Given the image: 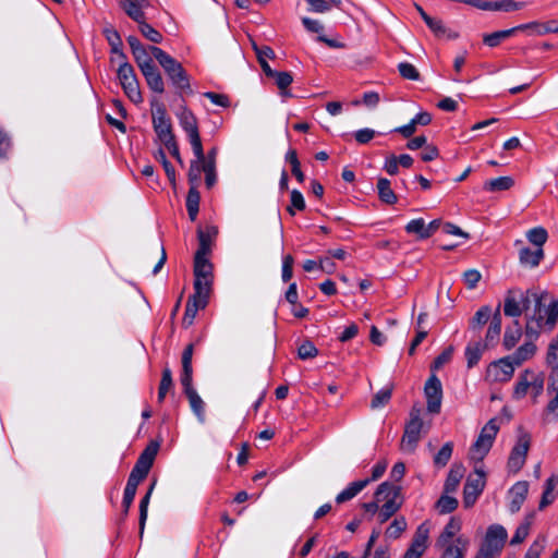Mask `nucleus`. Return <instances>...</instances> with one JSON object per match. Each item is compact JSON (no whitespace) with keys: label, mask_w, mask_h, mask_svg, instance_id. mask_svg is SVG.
<instances>
[{"label":"nucleus","mask_w":558,"mask_h":558,"mask_svg":"<svg viewBox=\"0 0 558 558\" xmlns=\"http://www.w3.org/2000/svg\"><path fill=\"white\" fill-rule=\"evenodd\" d=\"M526 238L537 248H542L547 241L548 233L543 227H536L527 231Z\"/></svg>","instance_id":"obj_51"},{"label":"nucleus","mask_w":558,"mask_h":558,"mask_svg":"<svg viewBox=\"0 0 558 558\" xmlns=\"http://www.w3.org/2000/svg\"><path fill=\"white\" fill-rule=\"evenodd\" d=\"M318 350L312 341H304L298 349V355L301 360H308L317 356Z\"/></svg>","instance_id":"obj_63"},{"label":"nucleus","mask_w":558,"mask_h":558,"mask_svg":"<svg viewBox=\"0 0 558 558\" xmlns=\"http://www.w3.org/2000/svg\"><path fill=\"white\" fill-rule=\"evenodd\" d=\"M515 365L505 356L489 364L486 371V378L493 383H506L511 379Z\"/></svg>","instance_id":"obj_11"},{"label":"nucleus","mask_w":558,"mask_h":558,"mask_svg":"<svg viewBox=\"0 0 558 558\" xmlns=\"http://www.w3.org/2000/svg\"><path fill=\"white\" fill-rule=\"evenodd\" d=\"M218 234V229L215 226L199 227L197 229L198 248L195 254L209 255L211 252V244Z\"/></svg>","instance_id":"obj_21"},{"label":"nucleus","mask_w":558,"mask_h":558,"mask_svg":"<svg viewBox=\"0 0 558 558\" xmlns=\"http://www.w3.org/2000/svg\"><path fill=\"white\" fill-rule=\"evenodd\" d=\"M532 372L533 371L531 369H525L522 374H520L513 390L514 399H522L527 393V390L531 386L530 381L532 379Z\"/></svg>","instance_id":"obj_44"},{"label":"nucleus","mask_w":558,"mask_h":558,"mask_svg":"<svg viewBox=\"0 0 558 558\" xmlns=\"http://www.w3.org/2000/svg\"><path fill=\"white\" fill-rule=\"evenodd\" d=\"M518 31H520L519 25L509 29L497 31L492 34H486L483 37V43L492 48L497 47L502 40L509 38Z\"/></svg>","instance_id":"obj_38"},{"label":"nucleus","mask_w":558,"mask_h":558,"mask_svg":"<svg viewBox=\"0 0 558 558\" xmlns=\"http://www.w3.org/2000/svg\"><path fill=\"white\" fill-rule=\"evenodd\" d=\"M407 529V521L403 517L396 518L386 530L390 538H398Z\"/></svg>","instance_id":"obj_55"},{"label":"nucleus","mask_w":558,"mask_h":558,"mask_svg":"<svg viewBox=\"0 0 558 558\" xmlns=\"http://www.w3.org/2000/svg\"><path fill=\"white\" fill-rule=\"evenodd\" d=\"M469 546V541L464 537L456 538L453 544H447L441 558H463Z\"/></svg>","instance_id":"obj_30"},{"label":"nucleus","mask_w":558,"mask_h":558,"mask_svg":"<svg viewBox=\"0 0 558 558\" xmlns=\"http://www.w3.org/2000/svg\"><path fill=\"white\" fill-rule=\"evenodd\" d=\"M142 74L154 93L162 94L165 92V82L156 65L143 71Z\"/></svg>","instance_id":"obj_27"},{"label":"nucleus","mask_w":558,"mask_h":558,"mask_svg":"<svg viewBox=\"0 0 558 558\" xmlns=\"http://www.w3.org/2000/svg\"><path fill=\"white\" fill-rule=\"evenodd\" d=\"M535 340L526 339V341L520 345L511 355H508L509 360L515 365L520 366L523 362L534 356L536 352Z\"/></svg>","instance_id":"obj_24"},{"label":"nucleus","mask_w":558,"mask_h":558,"mask_svg":"<svg viewBox=\"0 0 558 558\" xmlns=\"http://www.w3.org/2000/svg\"><path fill=\"white\" fill-rule=\"evenodd\" d=\"M425 23L428 26V28L434 33V35L438 38H442V37H446L448 39L458 38V33L448 29L444 25L442 21L439 19L429 16V17H427Z\"/></svg>","instance_id":"obj_33"},{"label":"nucleus","mask_w":558,"mask_h":558,"mask_svg":"<svg viewBox=\"0 0 558 558\" xmlns=\"http://www.w3.org/2000/svg\"><path fill=\"white\" fill-rule=\"evenodd\" d=\"M405 231L408 233L416 234L418 239L425 240L426 236L423 234L426 232V225L423 218L413 219L408 222L405 226Z\"/></svg>","instance_id":"obj_59"},{"label":"nucleus","mask_w":558,"mask_h":558,"mask_svg":"<svg viewBox=\"0 0 558 558\" xmlns=\"http://www.w3.org/2000/svg\"><path fill=\"white\" fill-rule=\"evenodd\" d=\"M514 184L511 177H499L488 180L484 183V190L487 192H501L510 190Z\"/></svg>","instance_id":"obj_43"},{"label":"nucleus","mask_w":558,"mask_h":558,"mask_svg":"<svg viewBox=\"0 0 558 558\" xmlns=\"http://www.w3.org/2000/svg\"><path fill=\"white\" fill-rule=\"evenodd\" d=\"M464 471L465 470L462 464L454 463L451 465V469L448 473V476L446 478L445 486H444L445 492L447 494L454 493L458 489L459 484L464 476Z\"/></svg>","instance_id":"obj_29"},{"label":"nucleus","mask_w":558,"mask_h":558,"mask_svg":"<svg viewBox=\"0 0 558 558\" xmlns=\"http://www.w3.org/2000/svg\"><path fill=\"white\" fill-rule=\"evenodd\" d=\"M530 448L529 435H521L512 448L508 459V469L512 473L519 472L525 463L527 451Z\"/></svg>","instance_id":"obj_13"},{"label":"nucleus","mask_w":558,"mask_h":558,"mask_svg":"<svg viewBox=\"0 0 558 558\" xmlns=\"http://www.w3.org/2000/svg\"><path fill=\"white\" fill-rule=\"evenodd\" d=\"M150 47L151 46H149L148 48L143 47L142 49L133 53L134 60L137 66L140 68L141 72L155 65L154 60L151 58L154 56L150 51Z\"/></svg>","instance_id":"obj_45"},{"label":"nucleus","mask_w":558,"mask_h":558,"mask_svg":"<svg viewBox=\"0 0 558 558\" xmlns=\"http://www.w3.org/2000/svg\"><path fill=\"white\" fill-rule=\"evenodd\" d=\"M468 4L478 8L485 11H504L512 12L521 10L524 7V2H518L513 0H501V1H482V0H468Z\"/></svg>","instance_id":"obj_17"},{"label":"nucleus","mask_w":558,"mask_h":558,"mask_svg":"<svg viewBox=\"0 0 558 558\" xmlns=\"http://www.w3.org/2000/svg\"><path fill=\"white\" fill-rule=\"evenodd\" d=\"M308 4V11L315 13H326L331 10L332 7H339L340 3H335L331 0H305Z\"/></svg>","instance_id":"obj_57"},{"label":"nucleus","mask_w":558,"mask_h":558,"mask_svg":"<svg viewBox=\"0 0 558 558\" xmlns=\"http://www.w3.org/2000/svg\"><path fill=\"white\" fill-rule=\"evenodd\" d=\"M369 480H360L350 483L343 490L336 496L337 504H343L353 499L359 493H361L367 485Z\"/></svg>","instance_id":"obj_25"},{"label":"nucleus","mask_w":558,"mask_h":558,"mask_svg":"<svg viewBox=\"0 0 558 558\" xmlns=\"http://www.w3.org/2000/svg\"><path fill=\"white\" fill-rule=\"evenodd\" d=\"M522 337V326L518 319L513 322L511 326H508L505 330L502 345L506 350L513 349Z\"/></svg>","instance_id":"obj_28"},{"label":"nucleus","mask_w":558,"mask_h":558,"mask_svg":"<svg viewBox=\"0 0 558 558\" xmlns=\"http://www.w3.org/2000/svg\"><path fill=\"white\" fill-rule=\"evenodd\" d=\"M453 451V444L446 442L434 457V464L444 468L449 462Z\"/></svg>","instance_id":"obj_52"},{"label":"nucleus","mask_w":558,"mask_h":558,"mask_svg":"<svg viewBox=\"0 0 558 558\" xmlns=\"http://www.w3.org/2000/svg\"><path fill=\"white\" fill-rule=\"evenodd\" d=\"M522 295L521 289H510L507 291L504 303V313L506 316L518 318L522 315Z\"/></svg>","instance_id":"obj_20"},{"label":"nucleus","mask_w":558,"mask_h":558,"mask_svg":"<svg viewBox=\"0 0 558 558\" xmlns=\"http://www.w3.org/2000/svg\"><path fill=\"white\" fill-rule=\"evenodd\" d=\"M377 191L379 199L388 205H392L397 203V195L391 189V183L386 178H379L377 181Z\"/></svg>","instance_id":"obj_35"},{"label":"nucleus","mask_w":558,"mask_h":558,"mask_svg":"<svg viewBox=\"0 0 558 558\" xmlns=\"http://www.w3.org/2000/svg\"><path fill=\"white\" fill-rule=\"evenodd\" d=\"M159 445L158 444H150L148 445L144 451L140 454L135 465L133 466L131 473L135 474V476H138L140 478L144 480L154 463V460L157 456Z\"/></svg>","instance_id":"obj_16"},{"label":"nucleus","mask_w":558,"mask_h":558,"mask_svg":"<svg viewBox=\"0 0 558 558\" xmlns=\"http://www.w3.org/2000/svg\"><path fill=\"white\" fill-rule=\"evenodd\" d=\"M128 7V16L138 24V29L141 34L154 44L161 43V33L154 28L150 24L146 23L144 10H138L137 7H135L132 3H129Z\"/></svg>","instance_id":"obj_12"},{"label":"nucleus","mask_w":558,"mask_h":558,"mask_svg":"<svg viewBox=\"0 0 558 558\" xmlns=\"http://www.w3.org/2000/svg\"><path fill=\"white\" fill-rule=\"evenodd\" d=\"M520 31L532 29L536 35L543 36L549 33H558V21H548L546 23L530 22L519 25Z\"/></svg>","instance_id":"obj_32"},{"label":"nucleus","mask_w":558,"mask_h":558,"mask_svg":"<svg viewBox=\"0 0 558 558\" xmlns=\"http://www.w3.org/2000/svg\"><path fill=\"white\" fill-rule=\"evenodd\" d=\"M498 430L499 426L496 418L489 420L484 425L477 439L470 449V457L472 460L483 461V459L487 456L490 448L493 447Z\"/></svg>","instance_id":"obj_5"},{"label":"nucleus","mask_w":558,"mask_h":558,"mask_svg":"<svg viewBox=\"0 0 558 558\" xmlns=\"http://www.w3.org/2000/svg\"><path fill=\"white\" fill-rule=\"evenodd\" d=\"M546 545V537L544 535H539L529 547L525 553L524 558H539L542 551L544 550Z\"/></svg>","instance_id":"obj_61"},{"label":"nucleus","mask_w":558,"mask_h":558,"mask_svg":"<svg viewBox=\"0 0 558 558\" xmlns=\"http://www.w3.org/2000/svg\"><path fill=\"white\" fill-rule=\"evenodd\" d=\"M529 493V483L525 481L517 482L509 490L510 495V502H509V510L511 513H517L523 502L526 499Z\"/></svg>","instance_id":"obj_22"},{"label":"nucleus","mask_w":558,"mask_h":558,"mask_svg":"<svg viewBox=\"0 0 558 558\" xmlns=\"http://www.w3.org/2000/svg\"><path fill=\"white\" fill-rule=\"evenodd\" d=\"M461 530V521L457 518H451L449 522L446 524L444 531L439 535L437 539V544L440 547L446 546L451 543L453 536Z\"/></svg>","instance_id":"obj_34"},{"label":"nucleus","mask_w":558,"mask_h":558,"mask_svg":"<svg viewBox=\"0 0 558 558\" xmlns=\"http://www.w3.org/2000/svg\"><path fill=\"white\" fill-rule=\"evenodd\" d=\"M423 429V421L421 417V409L413 407L410 412V420L405 424L404 433L401 439V450L413 453L421 439Z\"/></svg>","instance_id":"obj_6"},{"label":"nucleus","mask_w":558,"mask_h":558,"mask_svg":"<svg viewBox=\"0 0 558 558\" xmlns=\"http://www.w3.org/2000/svg\"><path fill=\"white\" fill-rule=\"evenodd\" d=\"M436 507L441 514L450 513L454 511L458 507V500L454 497H450L448 495H442L437 504Z\"/></svg>","instance_id":"obj_56"},{"label":"nucleus","mask_w":558,"mask_h":558,"mask_svg":"<svg viewBox=\"0 0 558 558\" xmlns=\"http://www.w3.org/2000/svg\"><path fill=\"white\" fill-rule=\"evenodd\" d=\"M118 78L128 98L136 105L141 104L143 96L138 80L133 66L125 60L119 65Z\"/></svg>","instance_id":"obj_7"},{"label":"nucleus","mask_w":558,"mask_h":558,"mask_svg":"<svg viewBox=\"0 0 558 558\" xmlns=\"http://www.w3.org/2000/svg\"><path fill=\"white\" fill-rule=\"evenodd\" d=\"M177 118L179 120L181 128L187 134L195 157L203 159L204 150L198 132L196 117L190 109H187L185 106H182L177 112Z\"/></svg>","instance_id":"obj_4"},{"label":"nucleus","mask_w":558,"mask_h":558,"mask_svg":"<svg viewBox=\"0 0 558 558\" xmlns=\"http://www.w3.org/2000/svg\"><path fill=\"white\" fill-rule=\"evenodd\" d=\"M427 411L433 414L440 412L442 401V386L439 378L433 374L424 386Z\"/></svg>","instance_id":"obj_10"},{"label":"nucleus","mask_w":558,"mask_h":558,"mask_svg":"<svg viewBox=\"0 0 558 558\" xmlns=\"http://www.w3.org/2000/svg\"><path fill=\"white\" fill-rule=\"evenodd\" d=\"M155 484L156 483L154 482L150 485L148 492L146 493V495L142 498V500L140 502V534H141V536L144 533V529H145V524H146V520H147V513H148V505H149L150 496L154 490Z\"/></svg>","instance_id":"obj_48"},{"label":"nucleus","mask_w":558,"mask_h":558,"mask_svg":"<svg viewBox=\"0 0 558 558\" xmlns=\"http://www.w3.org/2000/svg\"><path fill=\"white\" fill-rule=\"evenodd\" d=\"M194 352V345L190 343L185 347L183 353H182V374H181V381H185L186 385L189 384V380H192L193 376V367H192V357Z\"/></svg>","instance_id":"obj_36"},{"label":"nucleus","mask_w":558,"mask_h":558,"mask_svg":"<svg viewBox=\"0 0 558 558\" xmlns=\"http://www.w3.org/2000/svg\"><path fill=\"white\" fill-rule=\"evenodd\" d=\"M391 393H392V388L390 387H385L383 389H380L372 399L371 401V407L373 409H378V408H381L384 407L385 404L388 403V401L390 400L391 398Z\"/></svg>","instance_id":"obj_58"},{"label":"nucleus","mask_w":558,"mask_h":558,"mask_svg":"<svg viewBox=\"0 0 558 558\" xmlns=\"http://www.w3.org/2000/svg\"><path fill=\"white\" fill-rule=\"evenodd\" d=\"M205 156L203 159L196 157V160L191 162L190 170H189V183L191 186L197 187V184L201 180V173L203 171V162H204Z\"/></svg>","instance_id":"obj_53"},{"label":"nucleus","mask_w":558,"mask_h":558,"mask_svg":"<svg viewBox=\"0 0 558 558\" xmlns=\"http://www.w3.org/2000/svg\"><path fill=\"white\" fill-rule=\"evenodd\" d=\"M267 77H271L275 80L276 85L280 89V95L283 97H290L291 93L288 90V87L293 82V77L289 72H278L272 70V74H268Z\"/></svg>","instance_id":"obj_39"},{"label":"nucleus","mask_w":558,"mask_h":558,"mask_svg":"<svg viewBox=\"0 0 558 558\" xmlns=\"http://www.w3.org/2000/svg\"><path fill=\"white\" fill-rule=\"evenodd\" d=\"M522 294L523 300L521 306L523 307V312L525 311L526 313H529L527 310L530 308L532 302L535 305L537 304V301H547L549 296L547 291L539 292L534 289H527L525 291L522 290Z\"/></svg>","instance_id":"obj_41"},{"label":"nucleus","mask_w":558,"mask_h":558,"mask_svg":"<svg viewBox=\"0 0 558 558\" xmlns=\"http://www.w3.org/2000/svg\"><path fill=\"white\" fill-rule=\"evenodd\" d=\"M484 348L485 347L482 345L481 342H474V343L468 344V347L465 349V357H466L469 368L474 367L478 363Z\"/></svg>","instance_id":"obj_46"},{"label":"nucleus","mask_w":558,"mask_h":558,"mask_svg":"<svg viewBox=\"0 0 558 558\" xmlns=\"http://www.w3.org/2000/svg\"><path fill=\"white\" fill-rule=\"evenodd\" d=\"M153 126L157 134L158 140L167 145L175 141V136L172 131V123L167 114L166 108L160 105L153 111Z\"/></svg>","instance_id":"obj_8"},{"label":"nucleus","mask_w":558,"mask_h":558,"mask_svg":"<svg viewBox=\"0 0 558 558\" xmlns=\"http://www.w3.org/2000/svg\"><path fill=\"white\" fill-rule=\"evenodd\" d=\"M485 473L476 469L469 475L463 488V505L465 508L472 507L485 487Z\"/></svg>","instance_id":"obj_9"},{"label":"nucleus","mask_w":558,"mask_h":558,"mask_svg":"<svg viewBox=\"0 0 558 558\" xmlns=\"http://www.w3.org/2000/svg\"><path fill=\"white\" fill-rule=\"evenodd\" d=\"M181 384L193 413L196 415L199 423H205V402L193 388L192 380H189L187 385L185 381H181Z\"/></svg>","instance_id":"obj_19"},{"label":"nucleus","mask_w":558,"mask_h":558,"mask_svg":"<svg viewBox=\"0 0 558 558\" xmlns=\"http://www.w3.org/2000/svg\"><path fill=\"white\" fill-rule=\"evenodd\" d=\"M150 51L178 93L192 94L190 78L182 64L159 47L151 46Z\"/></svg>","instance_id":"obj_2"},{"label":"nucleus","mask_w":558,"mask_h":558,"mask_svg":"<svg viewBox=\"0 0 558 558\" xmlns=\"http://www.w3.org/2000/svg\"><path fill=\"white\" fill-rule=\"evenodd\" d=\"M400 75L403 78L411 80V81H417L420 78V73L416 70V68L409 63V62H401L398 65Z\"/></svg>","instance_id":"obj_64"},{"label":"nucleus","mask_w":558,"mask_h":558,"mask_svg":"<svg viewBox=\"0 0 558 558\" xmlns=\"http://www.w3.org/2000/svg\"><path fill=\"white\" fill-rule=\"evenodd\" d=\"M558 324V299L548 296L537 301L530 313H525V338L537 340L542 332H551Z\"/></svg>","instance_id":"obj_1"},{"label":"nucleus","mask_w":558,"mask_h":558,"mask_svg":"<svg viewBox=\"0 0 558 558\" xmlns=\"http://www.w3.org/2000/svg\"><path fill=\"white\" fill-rule=\"evenodd\" d=\"M554 488H555L554 478L549 477L546 481L545 489L543 492V495H542V498L539 501L538 508L541 510H543L545 507H547L548 505H550L554 501V499H555Z\"/></svg>","instance_id":"obj_60"},{"label":"nucleus","mask_w":558,"mask_h":558,"mask_svg":"<svg viewBox=\"0 0 558 558\" xmlns=\"http://www.w3.org/2000/svg\"><path fill=\"white\" fill-rule=\"evenodd\" d=\"M106 38L111 47V51L113 53L119 54L122 59L125 60V56L122 52V40L119 33L116 29L107 28L105 29Z\"/></svg>","instance_id":"obj_50"},{"label":"nucleus","mask_w":558,"mask_h":558,"mask_svg":"<svg viewBox=\"0 0 558 558\" xmlns=\"http://www.w3.org/2000/svg\"><path fill=\"white\" fill-rule=\"evenodd\" d=\"M462 279L466 288L473 290L482 279V275L477 269H468L463 272Z\"/></svg>","instance_id":"obj_62"},{"label":"nucleus","mask_w":558,"mask_h":558,"mask_svg":"<svg viewBox=\"0 0 558 558\" xmlns=\"http://www.w3.org/2000/svg\"><path fill=\"white\" fill-rule=\"evenodd\" d=\"M173 381H172V373L169 367L163 368L161 380L158 388V402H162L166 398V395L168 391L172 388Z\"/></svg>","instance_id":"obj_49"},{"label":"nucleus","mask_w":558,"mask_h":558,"mask_svg":"<svg viewBox=\"0 0 558 558\" xmlns=\"http://www.w3.org/2000/svg\"><path fill=\"white\" fill-rule=\"evenodd\" d=\"M501 314H500V305L497 306L493 317L490 319L486 336L484 347H494L498 343L501 332Z\"/></svg>","instance_id":"obj_23"},{"label":"nucleus","mask_w":558,"mask_h":558,"mask_svg":"<svg viewBox=\"0 0 558 558\" xmlns=\"http://www.w3.org/2000/svg\"><path fill=\"white\" fill-rule=\"evenodd\" d=\"M253 49L256 53L257 60L259 62V65L267 76L268 74H272V69L267 62V59H274L275 58V51L269 46H258L255 43H253Z\"/></svg>","instance_id":"obj_31"},{"label":"nucleus","mask_w":558,"mask_h":558,"mask_svg":"<svg viewBox=\"0 0 558 558\" xmlns=\"http://www.w3.org/2000/svg\"><path fill=\"white\" fill-rule=\"evenodd\" d=\"M210 291L208 288H203L199 282H194V293L189 298L186 304H192L197 311L205 308Z\"/></svg>","instance_id":"obj_26"},{"label":"nucleus","mask_w":558,"mask_h":558,"mask_svg":"<svg viewBox=\"0 0 558 558\" xmlns=\"http://www.w3.org/2000/svg\"><path fill=\"white\" fill-rule=\"evenodd\" d=\"M203 171L205 172V183L208 189L213 187L216 183V160L204 159Z\"/></svg>","instance_id":"obj_54"},{"label":"nucleus","mask_w":558,"mask_h":558,"mask_svg":"<svg viewBox=\"0 0 558 558\" xmlns=\"http://www.w3.org/2000/svg\"><path fill=\"white\" fill-rule=\"evenodd\" d=\"M490 317H493L490 307L488 305L482 306L471 319L470 328L472 330L480 329L489 320Z\"/></svg>","instance_id":"obj_47"},{"label":"nucleus","mask_w":558,"mask_h":558,"mask_svg":"<svg viewBox=\"0 0 558 558\" xmlns=\"http://www.w3.org/2000/svg\"><path fill=\"white\" fill-rule=\"evenodd\" d=\"M535 518V513L531 512L529 513L523 522L517 527L512 538H511V545L521 544L529 535L531 525L533 524Z\"/></svg>","instance_id":"obj_40"},{"label":"nucleus","mask_w":558,"mask_h":558,"mask_svg":"<svg viewBox=\"0 0 558 558\" xmlns=\"http://www.w3.org/2000/svg\"><path fill=\"white\" fill-rule=\"evenodd\" d=\"M375 498L377 501H384L378 511V520L380 523H385L402 506L401 487L384 482L377 487Z\"/></svg>","instance_id":"obj_3"},{"label":"nucleus","mask_w":558,"mask_h":558,"mask_svg":"<svg viewBox=\"0 0 558 558\" xmlns=\"http://www.w3.org/2000/svg\"><path fill=\"white\" fill-rule=\"evenodd\" d=\"M194 282H199L203 288L211 290L213 284V264L208 255L195 254L194 256Z\"/></svg>","instance_id":"obj_15"},{"label":"nucleus","mask_w":558,"mask_h":558,"mask_svg":"<svg viewBox=\"0 0 558 558\" xmlns=\"http://www.w3.org/2000/svg\"><path fill=\"white\" fill-rule=\"evenodd\" d=\"M519 257L521 264L530 267H536L544 257V251L543 248L531 250L529 247H524L520 251Z\"/></svg>","instance_id":"obj_37"},{"label":"nucleus","mask_w":558,"mask_h":558,"mask_svg":"<svg viewBox=\"0 0 558 558\" xmlns=\"http://www.w3.org/2000/svg\"><path fill=\"white\" fill-rule=\"evenodd\" d=\"M428 537L429 527L427 523L420 524L403 558H421L427 548Z\"/></svg>","instance_id":"obj_14"},{"label":"nucleus","mask_w":558,"mask_h":558,"mask_svg":"<svg viewBox=\"0 0 558 558\" xmlns=\"http://www.w3.org/2000/svg\"><path fill=\"white\" fill-rule=\"evenodd\" d=\"M508 537L507 530L499 524H493L487 529L482 545L499 554Z\"/></svg>","instance_id":"obj_18"},{"label":"nucleus","mask_w":558,"mask_h":558,"mask_svg":"<svg viewBox=\"0 0 558 558\" xmlns=\"http://www.w3.org/2000/svg\"><path fill=\"white\" fill-rule=\"evenodd\" d=\"M199 201L201 195L197 191V187L190 186L187 196H186V210L189 214V217L192 221H195L198 215L199 210Z\"/></svg>","instance_id":"obj_42"}]
</instances>
